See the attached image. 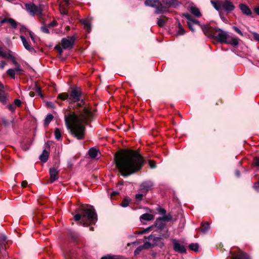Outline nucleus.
Wrapping results in <instances>:
<instances>
[{
  "mask_svg": "<svg viewBox=\"0 0 259 259\" xmlns=\"http://www.w3.org/2000/svg\"><path fill=\"white\" fill-rule=\"evenodd\" d=\"M233 29L241 36H243V34L242 31L236 26H233Z\"/></svg>",
  "mask_w": 259,
  "mask_h": 259,
  "instance_id": "c03bdc74",
  "label": "nucleus"
},
{
  "mask_svg": "<svg viewBox=\"0 0 259 259\" xmlns=\"http://www.w3.org/2000/svg\"><path fill=\"white\" fill-rule=\"evenodd\" d=\"M41 31L45 33H49V30L48 28L46 26H42L41 28Z\"/></svg>",
  "mask_w": 259,
  "mask_h": 259,
  "instance_id": "8fccbe9b",
  "label": "nucleus"
},
{
  "mask_svg": "<svg viewBox=\"0 0 259 259\" xmlns=\"http://www.w3.org/2000/svg\"><path fill=\"white\" fill-rule=\"evenodd\" d=\"M209 224L208 223H205L203 224H202L201 228V232L202 233H205L209 229Z\"/></svg>",
  "mask_w": 259,
  "mask_h": 259,
  "instance_id": "473e14b6",
  "label": "nucleus"
},
{
  "mask_svg": "<svg viewBox=\"0 0 259 259\" xmlns=\"http://www.w3.org/2000/svg\"><path fill=\"white\" fill-rule=\"evenodd\" d=\"M148 239L149 240V242H147L148 243L149 247L158 246V247L162 248L164 245L162 238L160 237L150 235L148 237Z\"/></svg>",
  "mask_w": 259,
  "mask_h": 259,
  "instance_id": "0eeeda50",
  "label": "nucleus"
},
{
  "mask_svg": "<svg viewBox=\"0 0 259 259\" xmlns=\"http://www.w3.org/2000/svg\"><path fill=\"white\" fill-rule=\"evenodd\" d=\"M149 166L151 168H153L156 167L155 162L153 161L150 160L149 162Z\"/></svg>",
  "mask_w": 259,
  "mask_h": 259,
  "instance_id": "603ef678",
  "label": "nucleus"
},
{
  "mask_svg": "<svg viewBox=\"0 0 259 259\" xmlns=\"http://www.w3.org/2000/svg\"><path fill=\"white\" fill-rule=\"evenodd\" d=\"M10 59H11L12 61V63L13 65L15 66L19 64L18 62H17L16 58L12 55L11 57L10 58Z\"/></svg>",
  "mask_w": 259,
  "mask_h": 259,
  "instance_id": "ea45409f",
  "label": "nucleus"
},
{
  "mask_svg": "<svg viewBox=\"0 0 259 259\" xmlns=\"http://www.w3.org/2000/svg\"><path fill=\"white\" fill-rule=\"evenodd\" d=\"M192 21L194 24H197V25L200 26L202 29V27L204 26V25H203V26L201 25L200 24V22L199 21L195 20V19H193V18H192Z\"/></svg>",
  "mask_w": 259,
  "mask_h": 259,
  "instance_id": "3c124183",
  "label": "nucleus"
},
{
  "mask_svg": "<svg viewBox=\"0 0 259 259\" xmlns=\"http://www.w3.org/2000/svg\"><path fill=\"white\" fill-rule=\"evenodd\" d=\"M50 176V183H53L58 179L59 170L54 168H51L49 171Z\"/></svg>",
  "mask_w": 259,
  "mask_h": 259,
  "instance_id": "4468645a",
  "label": "nucleus"
},
{
  "mask_svg": "<svg viewBox=\"0 0 259 259\" xmlns=\"http://www.w3.org/2000/svg\"><path fill=\"white\" fill-rule=\"evenodd\" d=\"M25 6L26 11L32 16H34L35 14L40 15L41 14L42 9L39 7L32 4H26Z\"/></svg>",
  "mask_w": 259,
  "mask_h": 259,
  "instance_id": "6e6552de",
  "label": "nucleus"
},
{
  "mask_svg": "<svg viewBox=\"0 0 259 259\" xmlns=\"http://www.w3.org/2000/svg\"><path fill=\"white\" fill-rule=\"evenodd\" d=\"M20 31L21 32H28V30H27V28L25 26H23V25H21V27L20 28Z\"/></svg>",
  "mask_w": 259,
  "mask_h": 259,
  "instance_id": "de8ad7c7",
  "label": "nucleus"
},
{
  "mask_svg": "<svg viewBox=\"0 0 259 259\" xmlns=\"http://www.w3.org/2000/svg\"><path fill=\"white\" fill-rule=\"evenodd\" d=\"M178 27L179 30L177 32L178 34L180 35L184 34L185 33V31L180 22H179Z\"/></svg>",
  "mask_w": 259,
  "mask_h": 259,
  "instance_id": "f704fd0d",
  "label": "nucleus"
},
{
  "mask_svg": "<svg viewBox=\"0 0 259 259\" xmlns=\"http://www.w3.org/2000/svg\"><path fill=\"white\" fill-rule=\"evenodd\" d=\"M35 91L37 93H38L39 95H41L40 88L39 87H38L37 85H36V87H35Z\"/></svg>",
  "mask_w": 259,
  "mask_h": 259,
  "instance_id": "5fc2aeb1",
  "label": "nucleus"
},
{
  "mask_svg": "<svg viewBox=\"0 0 259 259\" xmlns=\"http://www.w3.org/2000/svg\"><path fill=\"white\" fill-rule=\"evenodd\" d=\"M14 103L15 105L17 107H20L21 105V101L19 99H15L14 100Z\"/></svg>",
  "mask_w": 259,
  "mask_h": 259,
  "instance_id": "49530a36",
  "label": "nucleus"
},
{
  "mask_svg": "<svg viewBox=\"0 0 259 259\" xmlns=\"http://www.w3.org/2000/svg\"><path fill=\"white\" fill-rule=\"evenodd\" d=\"M159 212L163 215H165L166 214V210L164 208H159L158 210Z\"/></svg>",
  "mask_w": 259,
  "mask_h": 259,
  "instance_id": "052dcab7",
  "label": "nucleus"
},
{
  "mask_svg": "<svg viewBox=\"0 0 259 259\" xmlns=\"http://www.w3.org/2000/svg\"><path fill=\"white\" fill-rule=\"evenodd\" d=\"M28 33H29V35L30 37V38H31V39L33 40V41H34V36H33V33L30 30H28Z\"/></svg>",
  "mask_w": 259,
  "mask_h": 259,
  "instance_id": "e2e57ef3",
  "label": "nucleus"
},
{
  "mask_svg": "<svg viewBox=\"0 0 259 259\" xmlns=\"http://www.w3.org/2000/svg\"><path fill=\"white\" fill-rule=\"evenodd\" d=\"M182 16L185 17L187 19V22L189 28L192 31L194 32L195 31L193 28V25L194 24L193 22L192 17L191 16L189 13H186L182 14Z\"/></svg>",
  "mask_w": 259,
  "mask_h": 259,
  "instance_id": "2eb2a0df",
  "label": "nucleus"
},
{
  "mask_svg": "<svg viewBox=\"0 0 259 259\" xmlns=\"http://www.w3.org/2000/svg\"><path fill=\"white\" fill-rule=\"evenodd\" d=\"M81 22L88 32L90 33L92 29L91 21L89 19H82L81 20Z\"/></svg>",
  "mask_w": 259,
  "mask_h": 259,
  "instance_id": "aec40b11",
  "label": "nucleus"
},
{
  "mask_svg": "<svg viewBox=\"0 0 259 259\" xmlns=\"http://www.w3.org/2000/svg\"><path fill=\"white\" fill-rule=\"evenodd\" d=\"M6 65H7V63L5 61H2L0 62V69H3Z\"/></svg>",
  "mask_w": 259,
  "mask_h": 259,
  "instance_id": "864d4df0",
  "label": "nucleus"
},
{
  "mask_svg": "<svg viewBox=\"0 0 259 259\" xmlns=\"http://www.w3.org/2000/svg\"><path fill=\"white\" fill-rule=\"evenodd\" d=\"M144 193H139L136 195V199L137 201H141L143 199Z\"/></svg>",
  "mask_w": 259,
  "mask_h": 259,
  "instance_id": "a19ab883",
  "label": "nucleus"
},
{
  "mask_svg": "<svg viewBox=\"0 0 259 259\" xmlns=\"http://www.w3.org/2000/svg\"><path fill=\"white\" fill-rule=\"evenodd\" d=\"M101 259H112V256L110 255H107L102 257Z\"/></svg>",
  "mask_w": 259,
  "mask_h": 259,
  "instance_id": "774afa93",
  "label": "nucleus"
},
{
  "mask_svg": "<svg viewBox=\"0 0 259 259\" xmlns=\"http://www.w3.org/2000/svg\"><path fill=\"white\" fill-rule=\"evenodd\" d=\"M148 246V243L147 242L145 243L143 245L139 246L134 251L135 255L139 254L142 250Z\"/></svg>",
  "mask_w": 259,
  "mask_h": 259,
  "instance_id": "cd10ccee",
  "label": "nucleus"
},
{
  "mask_svg": "<svg viewBox=\"0 0 259 259\" xmlns=\"http://www.w3.org/2000/svg\"><path fill=\"white\" fill-rule=\"evenodd\" d=\"M9 18H4L3 19V20H1V24H4V23H8V21H9Z\"/></svg>",
  "mask_w": 259,
  "mask_h": 259,
  "instance_id": "338daca9",
  "label": "nucleus"
},
{
  "mask_svg": "<svg viewBox=\"0 0 259 259\" xmlns=\"http://www.w3.org/2000/svg\"><path fill=\"white\" fill-rule=\"evenodd\" d=\"M239 7L243 14L246 16H250L251 15V11L246 5L240 4Z\"/></svg>",
  "mask_w": 259,
  "mask_h": 259,
  "instance_id": "dca6fc26",
  "label": "nucleus"
},
{
  "mask_svg": "<svg viewBox=\"0 0 259 259\" xmlns=\"http://www.w3.org/2000/svg\"><path fill=\"white\" fill-rule=\"evenodd\" d=\"M254 165L256 166L259 167V156L254 159Z\"/></svg>",
  "mask_w": 259,
  "mask_h": 259,
  "instance_id": "4d7b16f0",
  "label": "nucleus"
},
{
  "mask_svg": "<svg viewBox=\"0 0 259 259\" xmlns=\"http://www.w3.org/2000/svg\"><path fill=\"white\" fill-rule=\"evenodd\" d=\"M172 242L173 249L176 252L180 253H186V249L185 246L183 244H181L179 240L173 239H172Z\"/></svg>",
  "mask_w": 259,
  "mask_h": 259,
  "instance_id": "1a4fd4ad",
  "label": "nucleus"
},
{
  "mask_svg": "<svg viewBox=\"0 0 259 259\" xmlns=\"http://www.w3.org/2000/svg\"><path fill=\"white\" fill-rule=\"evenodd\" d=\"M57 25V22L55 21H52L49 24V26L54 27Z\"/></svg>",
  "mask_w": 259,
  "mask_h": 259,
  "instance_id": "69168bd1",
  "label": "nucleus"
},
{
  "mask_svg": "<svg viewBox=\"0 0 259 259\" xmlns=\"http://www.w3.org/2000/svg\"><path fill=\"white\" fill-rule=\"evenodd\" d=\"M74 37L63 38L61 40L62 46L64 49L71 48L74 44Z\"/></svg>",
  "mask_w": 259,
  "mask_h": 259,
  "instance_id": "9b49d317",
  "label": "nucleus"
},
{
  "mask_svg": "<svg viewBox=\"0 0 259 259\" xmlns=\"http://www.w3.org/2000/svg\"><path fill=\"white\" fill-rule=\"evenodd\" d=\"M204 34L209 37L215 38L221 43L225 44L229 35L227 32L217 27L213 28L209 25H206L202 27Z\"/></svg>",
  "mask_w": 259,
  "mask_h": 259,
  "instance_id": "39448f33",
  "label": "nucleus"
},
{
  "mask_svg": "<svg viewBox=\"0 0 259 259\" xmlns=\"http://www.w3.org/2000/svg\"><path fill=\"white\" fill-rule=\"evenodd\" d=\"M49 153L46 150H44L39 156V159L42 162H46L48 159Z\"/></svg>",
  "mask_w": 259,
  "mask_h": 259,
  "instance_id": "4be33fe9",
  "label": "nucleus"
},
{
  "mask_svg": "<svg viewBox=\"0 0 259 259\" xmlns=\"http://www.w3.org/2000/svg\"><path fill=\"white\" fill-rule=\"evenodd\" d=\"M81 92L79 89H73L69 95V106L64 110V120L68 130L78 140L85 136V125L91 119L92 113L81 99Z\"/></svg>",
  "mask_w": 259,
  "mask_h": 259,
  "instance_id": "f257e3e1",
  "label": "nucleus"
},
{
  "mask_svg": "<svg viewBox=\"0 0 259 259\" xmlns=\"http://www.w3.org/2000/svg\"><path fill=\"white\" fill-rule=\"evenodd\" d=\"M7 108L11 112H14L16 109L15 105L13 104L8 105Z\"/></svg>",
  "mask_w": 259,
  "mask_h": 259,
  "instance_id": "37998d69",
  "label": "nucleus"
},
{
  "mask_svg": "<svg viewBox=\"0 0 259 259\" xmlns=\"http://www.w3.org/2000/svg\"><path fill=\"white\" fill-rule=\"evenodd\" d=\"M170 236V233L168 232V231L167 230L165 233L163 234L162 235V236L165 238H167Z\"/></svg>",
  "mask_w": 259,
  "mask_h": 259,
  "instance_id": "6e6d98bb",
  "label": "nucleus"
},
{
  "mask_svg": "<svg viewBox=\"0 0 259 259\" xmlns=\"http://www.w3.org/2000/svg\"><path fill=\"white\" fill-rule=\"evenodd\" d=\"M154 215L150 213H144L141 215L140 219L141 222L143 221H150L154 219Z\"/></svg>",
  "mask_w": 259,
  "mask_h": 259,
  "instance_id": "412c9836",
  "label": "nucleus"
},
{
  "mask_svg": "<svg viewBox=\"0 0 259 259\" xmlns=\"http://www.w3.org/2000/svg\"><path fill=\"white\" fill-rule=\"evenodd\" d=\"M155 225V227H156L160 230L163 229L165 226V224L163 223V222L159 218L156 219Z\"/></svg>",
  "mask_w": 259,
  "mask_h": 259,
  "instance_id": "5701e85b",
  "label": "nucleus"
},
{
  "mask_svg": "<svg viewBox=\"0 0 259 259\" xmlns=\"http://www.w3.org/2000/svg\"><path fill=\"white\" fill-rule=\"evenodd\" d=\"M10 59H11L12 61V63L13 65L15 66L19 64L18 62H17L16 58L12 55L11 57L10 58Z\"/></svg>",
  "mask_w": 259,
  "mask_h": 259,
  "instance_id": "58836bf2",
  "label": "nucleus"
},
{
  "mask_svg": "<svg viewBox=\"0 0 259 259\" xmlns=\"http://www.w3.org/2000/svg\"><path fill=\"white\" fill-rule=\"evenodd\" d=\"M129 202V200L125 198L123 200L122 202H121V206L124 207H126L128 206Z\"/></svg>",
  "mask_w": 259,
  "mask_h": 259,
  "instance_id": "4c0bfd02",
  "label": "nucleus"
},
{
  "mask_svg": "<svg viewBox=\"0 0 259 259\" xmlns=\"http://www.w3.org/2000/svg\"><path fill=\"white\" fill-rule=\"evenodd\" d=\"M254 39L256 41H259V34H258L256 32H253L252 33Z\"/></svg>",
  "mask_w": 259,
  "mask_h": 259,
  "instance_id": "09e8293b",
  "label": "nucleus"
},
{
  "mask_svg": "<svg viewBox=\"0 0 259 259\" xmlns=\"http://www.w3.org/2000/svg\"><path fill=\"white\" fill-rule=\"evenodd\" d=\"M55 138L57 140H59L61 138V133L60 130L58 128H56L55 130Z\"/></svg>",
  "mask_w": 259,
  "mask_h": 259,
  "instance_id": "c9c22d12",
  "label": "nucleus"
},
{
  "mask_svg": "<svg viewBox=\"0 0 259 259\" xmlns=\"http://www.w3.org/2000/svg\"><path fill=\"white\" fill-rule=\"evenodd\" d=\"M98 151L94 148H91L88 152L89 156L92 158H95L97 156Z\"/></svg>",
  "mask_w": 259,
  "mask_h": 259,
  "instance_id": "b1692460",
  "label": "nucleus"
},
{
  "mask_svg": "<svg viewBox=\"0 0 259 259\" xmlns=\"http://www.w3.org/2000/svg\"><path fill=\"white\" fill-rule=\"evenodd\" d=\"M12 55V52L11 51H4L2 48L0 47V57L9 59Z\"/></svg>",
  "mask_w": 259,
  "mask_h": 259,
  "instance_id": "6ab92c4d",
  "label": "nucleus"
},
{
  "mask_svg": "<svg viewBox=\"0 0 259 259\" xmlns=\"http://www.w3.org/2000/svg\"><path fill=\"white\" fill-rule=\"evenodd\" d=\"M69 94L67 93H60L58 96V99L63 101L68 100L69 102Z\"/></svg>",
  "mask_w": 259,
  "mask_h": 259,
  "instance_id": "a878e982",
  "label": "nucleus"
},
{
  "mask_svg": "<svg viewBox=\"0 0 259 259\" xmlns=\"http://www.w3.org/2000/svg\"><path fill=\"white\" fill-rule=\"evenodd\" d=\"M153 228V226H151V227H148L146 229H144L142 232V233H146V232H149L151 230V229Z\"/></svg>",
  "mask_w": 259,
  "mask_h": 259,
  "instance_id": "680f3d73",
  "label": "nucleus"
},
{
  "mask_svg": "<svg viewBox=\"0 0 259 259\" xmlns=\"http://www.w3.org/2000/svg\"><path fill=\"white\" fill-rule=\"evenodd\" d=\"M167 20V18L165 16H163L162 18L158 19L157 24L159 26L162 27L164 26Z\"/></svg>",
  "mask_w": 259,
  "mask_h": 259,
  "instance_id": "c85d7f7f",
  "label": "nucleus"
},
{
  "mask_svg": "<svg viewBox=\"0 0 259 259\" xmlns=\"http://www.w3.org/2000/svg\"><path fill=\"white\" fill-rule=\"evenodd\" d=\"M7 75L13 79H15L16 74L17 73L14 69H9L6 72Z\"/></svg>",
  "mask_w": 259,
  "mask_h": 259,
  "instance_id": "393cba45",
  "label": "nucleus"
},
{
  "mask_svg": "<svg viewBox=\"0 0 259 259\" xmlns=\"http://www.w3.org/2000/svg\"><path fill=\"white\" fill-rule=\"evenodd\" d=\"M69 5V0H59V9L61 14L67 15V8Z\"/></svg>",
  "mask_w": 259,
  "mask_h": 259,
  "instance_id": "f8f14e48",
  "label": "nucleus"
},
{
  "mask_svg": "<svg viewBox=\"0 0 259 259\" xmlns=\"http://www.w3.org/2000/svg\"><path fill=\"white\" fill-rule=\"evenodd\" d=\"M253 188L256 190H259V181L254 183Z\"/></svg>",
  "mask_w": 259,
  "mask_h": 259,
  "instance_id": "bf43d9fd",
  "label": "nucleus"
},
{
  "mask_svg": "<svg viewBox=\"0 0 259 259\" xmlns=\"http://www.w3.org/2000/svg\"><path fill=\"white\" fill-rule=\"evenodd\" d=\"M181 4L178 0H146L145 1L146 6L155 8L156 14H164L169 12L170 7L176 8Z\"/></svg>",
  "mask_w": 259,
  "mask_h": 259,
  "instance_id": "20e7f679",
  "label": "nucleus"
},
{
  "mask_svg": "<svg viewBox=\"0 0 259 259\" xmlns=\"http://www.w3.org/2000/svg\"><path fill=\"white\" fill-rule=\"evenodd\" d=\"M20 38L22 41L24 47L27 50H28L31 52H32L33 51H34V49L31 47L29 42L26 40L25 36H24L23 35H21Z\"/></svg>",
  "mask_w": 259,
  "mask_h": 259,
  "instance_id": "a211bd4d",
  "label": "nucleus"
},
{
  "mask_svg": "<svg viewBox=\"0 0 259 259\" xmlns=\"http://www.w3.org/2000/svg\"><path fill=\"white\" fill-rule=\"evenodd\" d=\"M188 10L196 17H200L201 16L199 9L193 4H190L188 7Z\"/></svg>",
  "mask_w": 259,
  "mask_h": 259,
  "instance_id": "ddd939ff",
  "label": "nucleus"
},
{
  "mask_svg": "<svg viewBox=\"0 0 259 259\" xmlns=\"http://www.w3.org/2000/svg\"><path fill=\"white\" fill-rule=\"evenodd\" d=\"M239 38L237 37H233L229 35L225 44L231 45L233 47H236L239 44Z\"/></svg>",
  "mask_w": 259,
  "mask_h": 259,
  "instance_id": "f3484780",
  "label": "nucleus"
},
{
  "mask_svg": "<svg viewBox=\"0 0 259 259\" xmlns=\"http://www.w3.org/2000/svg\"><path fill=\"white\" fill-rule=\"evenodd\" d=\"M2 122L3 123V124H4L5 125H8V124H9V122L8 121H7V120L5 118H3L2 119Z\"/></svg>",
  "mask_w": 259,
  "mask_h": 259,
  "instance_id": "0e129e2a",
  "label": "nucleus"
},
{
  "mask_svg": "<svg viewBox=\"0 0 259 259\" xmlns=\"http://www.w3.org/2000/svg\"><path fill=\"white\" fill-rule=\"evenodd\" d=\"M46 104L48 107L51 108H54L55 107L54 104L51 102H46Z\"/></svg>",
  "mask_w": 259,
  "mask_h": 259,
  "instance_id": "a18cd8bd",
  "label": "nucleus"
},
{
  "mask_svg": "<svg viewBox=\"0 0 259 259\" xmlns=\"http://www.w3.org/2000/svg\"><path fill=\"white\" fill-rule=\"evenodd\" d=\"M6 237L5 236H0V250H4L5 249V241Z\"/></svg>",
  "mask_w": 259,
  "mask_h": 259,
  "instance_id": "bb28decb",
  "label": "nucleus"
},
{
  "mask_svg": "<svg viewBox=\"0 0 259 259\" xmlns=\"http://www.w3.org/2000/svg\"><path fill=\"white\" fill-rule=\"evenodd\" d=\"M240 259H249L248 256L246 254L242 253L240 255Z\"/></svg>",
  "mask_w": 259,
  "mask_h": 259,
  "instance_id": "13d9d810",
  "label": "nucleus"
},
{
  "mask_svg": "<svg viewBox=\"0 0 259 259\" xmlns=\"http://www.w3.org/2000/svg\"><path fill=\"white\" fill-rule=\"evenodd\" d=\"M163 222H168L172 220V216L170 214H168L167 215H164V216L162 217L158 218Z\"/></svg>",
  "mask_w": 259,
  "mask_h": 259,
  "instance_id": "c756f323",
  "label": "nucleus"
},
{
  "mask_svg": "<svg viewBox=\"0 0 259 259\" xmlns=\"http://www.w3.org/2000/svg\"><path fill=\"white\" fill-rule=\"evenodd\" d=\"M7 97L4 94H0V102L3 104H5L7 102Z\"/></svg>",
  "mask_w": 259,
  "mask_h": 259,
  "instance_id": "e433bc0d",
  "label": "nucleus"
},
{
  "mask_svg": "<svg viewBox=\"0 0 259 259\" xmlns=\"http://www.w3.org/2000/svg\"><path fill=\"white\" fill-rule=\"evenodd\" d=\"M15 70H16V72L17 74H21L24 72V70L21 68V66L17 68H15Z\"/></svg>",
  "mask_w": 259,
  "mask_h": 259,
  "instance_id": "79ce46f5",
  "label": "nucleus"
},
{
  "mask_svg": "<svg viewBox=\"0 0 259 259\" xmlns=\"http://www.w3.org/2000/svg\"><path fill=\"white\" fill-rule=\"evenodd\" d=\"M76 212L74 220H81L80 223L84 226L95 224L97 221V215L93 206L82 205L76 209Z\"/></svg>",
  "mask_w": 259,
  "mask_h": 259,
  "instance_id": "7ed1b4c3",
  "label": "nucleus"
},
{
  "mask_svg": "<svg viewBox=\"0 0 259 259\" xmlns=\"http://www.w3.org/2000/svg\"><path fill=\"white\" fill-rule=\"evenodd\" d=\"M210 3L213 8L218 11L223 10L227 13L233 12L235 7L230 0L211 1Z\"/></svg>",
  "mask_w": 259,
  "mask_h": 259,
  "instance_id": "423d86ee",
  "label": "nucleus"
},
{
  "mask_svg": "<svg viewBox=\"0 0 259 259\" xmlns=\"http://www.w3.org/2000/svg\"><path fill=\"white\" fill-rule=\"evenodd\" d=\"M53 119V116L52 114L47 115L44 121V125L46 126L48 125Z\"/></svg>",
  "mask_w": 259,
  "mask_h": 259,
  "instance_id": "2f4dec72",
  "label": "nucleus"
},
{
  "mask_svg": "<svg viewBox=\"0 0 259 259\" xmlns=\"http://www.w3.org/2000/svg\"><path fill=\"white\" fill-rule=\"evenodd\" d=\"M8 23L11 25L13 29H16L17 27L18 23L13 18H9Z\"/></svg>",
  "mask_w": 259,
  "mask_h": 259,
  "instance_id": "7c9ffc66",
  "label": "nucleus"
},
{
  "mask_svg": "<svg viewBox=\"0 0 259 259\" xmlns=\"http://www.w3.org/2000/svg\"><path fill=\"white\" fill-rule=\"evenodd\" d=\"M117 167L122 176L131 175L140 170L144 164L143 157L134 150H126L115 157Z\"/></svg>",
  "mask_w": 259,
  "mask_h": 259,
  "instance_id": "f03ea898",
  "label": "nucleus"
},
{
  "mask_svg": "<svg viewBox=\"0 0 259 259\" xmlns=\"http://www.w3.org/2000/svg\"><path fill=\"white\" fill-rule=\"evenodd\" d=\"M189 248L195 252L198 251L199 245L198 243H191L189 245Z\"/></svg>",
  "mask_w": 259,
  "mask_h": 259,
  "instance_id": "72a5a7b5",
  "label": "nucleus"
},
{
  "mask_svg": "<svg viewBox=\"0 0 259 259\" xmlns=\"http://www.w3.org/2000/svg\"><path fill=\"white\" fill-rule=\"evenodd\" d=\"M153 183L151 181H145L141 183L140 186V191L146 194L149 191L151 190L153 187Z\"/></svg>",
  "mask_w": 259,
  "mask_h": 259,
  "instance_id": "9d476101",
  "label": "nucleus"
}]
</instances>
